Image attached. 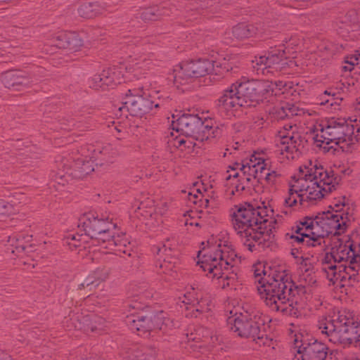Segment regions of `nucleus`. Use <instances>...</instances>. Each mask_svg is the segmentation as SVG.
Returning a JSON list of instances; mask_svg holds the SVG:
<instances>
[{
	"mask_svg": "<svg viewBox=\"0 0 360 360\" xmlns=\"http://www.w3.org/2000/svg\"><path fill=\"white\" fill-rule=\"evenodd\" d=\"M255 282L261 298L272 311L298 316V297L304 294L302 285H296L285 271H274L269 275L261 264L253 267Z\"/></svg>",
	"mask_w": 360,
	"mask_h": 360,
	"instance_id": "1",
	"label": "nucleus"
},
{
	"mask_svg": "<svg viewBox=\"0 0 360 360\" xmlns=\"http://www.w3.org/2000/svg\"><path fill=\"white\" fill-rule=\"evenodd\" d=\"M266 208L248 204L246 206L236 207L230 211L231 224L241 243L250 252L266 250L274 243V235L271 224L269 221Z\"/></svg>",
	"mask_w": 360,
	"mask_h": 360,
	"instance_id": "2",
	"label": "nucleus"
},
{
	"mask_svg": "<svg viewBox=\"0 0 360 360\" xmlns=\"http://www.w3.org/2000/svg\"><path fill=\"white\" fill-rule=\"evenodd\" d=\"M291 84L283 81L269 80L236 82L217 100L219 110H236L240 108L255 107L260 103H274L276 97L284 94Z\"/></svg>",
	"mask_w": 360,
	"mask_h": 360,
	"instance_id": "3",
	"label": "nucleus"
},
{
	"mask_svg": "<svg viewBox=\"0 0 360 360\" xmlns=\"http://www.w3.org/2000/svg\"><path fill=\"white\" fill-rule=\"evenodd\" d=\"M338 184L333 172L327 171L321 165L311 162L310 166H301L295 182L290 185L288 195L285 198V207H292L299 200L303 205L304 202L314 204L322 199Z\"/></svg>",
	"mask_w": 360,
	"mask_h": 360,
	"instance_id": "4",
	"label": "nucleus"
},
{
	"mask_svg": "<svg viewBox=\"0 0 360 360\" xmlns=\"http://www.w3.org/2000/svg\"><path fill=\"white\" fill-rule=\"evenodd\" d=\"M318 327L331 343L360 349V322L349 313L338 311L331 317H321Z\"/></svg>",
	"mask_w": 360,
	"mask_h": 360,
	"instance_id": "5",
	"label": "nucleus"
},
{
	"mask_svg": "<svg viewBox=\"0 0 360 360\" xmlns=\"http://www.w3.org/2000/svg\"><path fill=\"white\" fill-rule=\"evenodd\" d=\"M208 248L204 249L205 253L198 262L200 267L204 271H208L207 276L211 278H217L222 288L233 285L236 275H228L225 273L229 267H233V262L236 255L233 252L229 251L227 245L223 244L221 240L217 244L214 238L208 240Z\"/></svg>",
	"mask_w": 360,
	"mask_h": 360,
	"instance_id": "6",
	"label": "nucleus"
},
{
	"mask_svg": "<svg viewBox=\"0 0 360 360\" xmlns=\"http://www.w3.org/2000/svg\"><path fill=\"white\" fill-rule=\"evenodd\" d=\"M337 209L335 212L328 211L319 213L316 217H306L300 221V227L303 230L310 231L312 238H309L308 243H323L324 238L330 234H341L346 230L348 219V213L340 212V205L335 204Z\"/></svg>",
	"mask_w": 360,
	"mask_h": 360,
	"instance_id": "7",
	"label": "nucleus"
},
{
	"mask_svg": "<svg viewBox=\"0 0 360 360\" xmlns=\"http://www.w3.org/2000/svg\"><path fill=\"white\" fill-rule=\"evenodd\" d=\"M78 229L79 232L84 233H70L67 236L68 240L75 241L72 244L75 247L80 246V243H86L89 238L98 243H105L106 240L110 239V233L116 229V224L112 222L107 213L90 211L80 217Z\"/></svg>",
	"mask_w": 360,
	"mask_h": 360,
	"instance_id": "8",
	"label": "nucleus"
},
{
	"mask_svg": "<svg viewBox=\"0 0 360 360\" xmlns=\"http://www.w3.org/2000/svg\"><path fill=\"white\" fill-rule=\"evenodd\" d=\"M265 316L257 308L246 304L234 319H229L230 330L238 336L252 338L259 345H264Z\"/></svg>",
	"mask_w": 360,
	"mask_h": 360,
	"instance_id": "9",
	"label": "nucleus"
},
{
	"mask_svg": "<svg viewBox=\"0 0 360 360\" xmlns=\"http://www.w3.org/2000/svg\"><path fill=\"white\" fill-rule=\"evenodd\" d=\"M226 65V62L221 63L207 58L184 62L174 68L172 72L169 75V79H172L174 84L179 87V85L192 82L194 78L203 77L211 73L222 75L224 72H227L229 71V68Z\"/></svg>",
	"mask_w": 360,
	"mask_h": 360,
	"instance_id": "10",
	"label": "nucleus"
},
{
	"mask_svg": "<svg viewBox=\"0 0 360 360\" xmlns=\"http://www.w3.org/2000/svg\"><path fill=\"white\" fill-rule=\"evenodd\" d=\"M210 122L209 120L202 121L198 115L184 113L172 121V127L173 130L182 135L203 142L218 136L221 133L220 129L217 127L214 129Z\"/></svg>",
	"mask_w": 360,
	"mask_h": 360,
	"instance_id": "11",
	"label": "nucleus"
},
{
	"mask_svg": "<svg viewBox=\"0 0 360 360\" xmlns=\"http://www.w3.org/2000/svg\"><path fill=\"white\" fill-rule=\"evenodd\" d=\"M149 90L144 86L129 89L124 101L118 107L120 115L142 117L153 109V101L148 97Z\"/></svg>",
	"mask_w": 360,
	"mask_h": 360,
	"instance_id": "12",
	"label": "nucleus"
},
{
	"mask_svg": "<svg viewBox=\"0 0 360 360\" xmlns=\"http://www.w3.org/2000/svg\"><path fill=\"white\" fill-rule=\"evenodd\" d=\"M295 63L286 56L283 49H273L267 55L255 57L252 60V67L258 75H268L275 71H282Z\"/></svg>",
	"mask_w": 360,
	"mask_h": 360,
	"instance_id": "13",
	"label": "nucleus"
},
{
	"mask_svg": "<svg viewBox=\"0 0 360 360\" xmlns=\"http://www.w3.org/2000/svg\"><path fill=\"white\" fill-rule=\"evenodd\" d=\"M297 127L292 122L285 123L279 131L281 139V154L288 160L297 158L302 153L305 140L297 132Z\"/></svg>",
	"mask_w": 360,
	"mask_h": 360,
	"instance_id": "14",
	"label": "nucleus"
},
{
	"mask_svg": "<svg viewBox=\"0 0 360 360\" xmlns=\"http://www.w3.org/2000/svg\"><path fill=\"white\" fill-rule=\"evenodd\" d=\"M356 262H360V255L355 251L354 245L340 244L332 248L331 251L326 254L322 261V270L329 277L330 272L337 271L338 265Z\"/></svg>",
	"mask_w": 360,
	"mask_h": 360,
	"instance_id": "15",
	"label": "nucleus"
},
{
	"mask_svg": "<svg viewBox=\"0 0 360 360\" xmlns=\"http://www.w3.org/2000/svg\"><path fill=\"white\" fill-rule=\"evenodd\" d=\"M292 352L297 360H326L328 347L313 338L295 335Z\"/></svg>",
	"mask_w": 360,
	"mask_h": 360,
	"instance_id": "16",
	"label": "nucleus"
},
{
	"mask_svg": "<svg viewBox=\"0 0 360 360\" xmlns=\"http://www.w3.org/2000/svg\"><path fill=\"white\" fill-rule=\"evenodd\" d=\"M122 74L120 68L112 67L104 69L101 74L94 75L88 80L89 86L95 90H105L113 88L122 82Z\"/></svg>",
	"mask_w": 360,
	"mask_h": 360,
	"instance_id": "17",
	"label": "nucleus"
},
{
	"mask_svg": "<svg viewBox=\"0 0 360 360\" xmlns=\"http://www.w3.org/2000/svg\"><path fill=\"white\" fill-rule=\"evenodd\" d=\"M153 252L158 257V261L156 266L159 265L160 268L162 269L163 273H167V271L171 270L174 266L175 262L172 261V259H176L174 257L177 251L169 240L163 243L153 246Z\"/></svg>",
	"mask_w": 360,
	"mask_h": 360,
	"instance_id": "18",
	"label": "nucleus"
},
{
	"mask_svg": "<svg viewBox=\"0 0 360 360\" xmlns=\"http://www.w3.org/2000/svg\"><path fill=\"white\" fill-rule=\"evenodd\" d=\"M269 30L264 23H258L256 25L252 24L240 23L233 27L232 33L237 39H244L252 37H264L268 34Z\"/></svg>",
	"mask_w": 360,
	"mask_h": 360,
	"instance_id": "19",
	"label": "nucleus"
},
{
	"mask_svg": "<svg viewBox=\"0 0 360 360\" xmlns=\"http://www.w3.org/2000/svg\"><path fill=\"white\" fill-rule=\"evenodd\" d=\"M360 262L349 264L347 265H338L337 271L330 272V276L328 278L335 283L340 280V281H349L350 284L358 282L359 271L360 269Z\"/></svg>",
	"mask_w": 360,
	"mask_h": 360,
	"instance_id": "20",
	"label": "nucleus"
},
{
	"mask_svg": "<svg viewBox=\"0 0 360 360\" xmlns=\"http://www.w3.org/2000/svg\"><path fill=\"white\" fill-rule=\"evenodd\" d=\"M124 322L131 330L139 332L140 335L154 330L152 316L132 313L127 315Z\"/></svg>",
	"mask_w": 360,
	"mask_h": 360,
	"instance_id": "21",
	"label": "nucleus"
},
{
	"mask_svg": "<svg viewBox=\"0 0 360 360\" xmlns=\"http://www.w3.org/2000/svg\"><path fill=\"white\" fill-rule=\"evenodd\" d=\"M182 302L185 304L192 305L195 311L198 312L209 310L210 303L211 302L208 295L198 288H192L190 291H188L184 295V299Z\"/></svg>",
	"mask_w": 360,
	"mask_h": 360,
	"instance_id": "22",
	"label": "nucleus"
},
{
	"mask_svg": "<svg viewBox=\"0 0 360 360\" xmlns=\"http://www.w3.org/2000/svg\"><path fill=\"white\" fill-rule=\"evenodd\" d=\"M1 82L7 89L20 91L28 86L32 81L20 70H9L1 76Z\"/></svg>",
	"mask_w": 360,
	"mask_h": 360,
	"instance_id": "23",
	"label": "nucleus"
},
{
	"mask_svg": "<svg viewBox=\"0 0 360 360\" xmlns=\"http://www.w3.org/2000/svg\"><path fill=\"white\" fill-rule=\"evenodd\" d=\"M174 6H171L168 2H165L160 6H153L149 8L140 10L138 15L143 21L156 20L161 16L169 15L173 13Z\"/></svg>",
	"mask_w": 360,
	"mask_h": 360,
	"instance_id": "24",
	"label": "nucleus"
},
{
	"mask_svg": "<svg viewBox=\"0 0 360 360\" xmlns=\"http://www.w3.org/2000/svg\"><path fill=\"white\" fill-rule=\"evenodd\" d=\"M256 170L250 169V167H241V176L237 180L234 189L232 191V193H240L246 188H250L252 186H255V183H258L257 181V173Z\"/></svg>",
	"mask_w": 360,
	"mask_h": 360,
	"instance_id": "25",
	"label": "nucleus"
},
{
	"mask_svg": "<svg viewBox=\"0 0 360 360\" xmlns=\"http://www.w3.org/2000/svg\"><path fill=\"white\" fill-rule=\"evenodd\" d=\"M108 274L109 271L107 268H98L79 285V289L87 288L89 292L92 291L98 286L101 281L108 278Z\"/></svg>",
	"mask_w": 360,
	"mask_h": 360,
	"instance_id": "26",
	"label": "nucleus"
},
{
	"mask_svg": "<svg viewBox=\"0 0 360 360\" xmlns=\"http://www.w3.org/2000/svg\"><path fill=\"white\" fill-rule=\"evenodd\" d=\"M84 158H77L74 160L71 165H68L69 160L68 159H63L61 162V165L63 166L64 170L65 171L64 174H59L60 180L58 184H64V182L67 181L66 178L68 176H72L74 178H76V173H79V170H81L83 161Z\"/></svg>",
	"mask_w": 360,
	"mask_h": 360,
	"instance_id": "27",
	"label": "nucleus"
},
{
	"mask_svg": "<svg viewBox=\"0 0 360 360\" xmlns=\"http://www.w3.org/2000/svg\"><path fill=\"white\" fill-rule=\"evenodd\" d=\"M106 242L108 243L110 246H115L117 248V251L126 254L129 256L131 255V243L128 240V239L124 236H115V232L112 231L110 233V239L106 240Z\"/></svg>",
	"mask_w": 360,
	"mask_h": 360,
	"instance_id": "28",
	"label": "nucleus"
},
{
	"mask_svg": "<svg viewBox=\"0 0 360 360\" xmlns=\"http://www.w3.org/2000/svg\"><path fill=\"white\" fill-rule=\"evenodd\" d=\"M151 316L153 318V323L154 325V330H162L165 333L167 330L172 329L174 326L172 320L167 317V313L162 311Z\"/></svg>",
	"mask_w": 360,
	"mask_h": 360,
	"instance_id": "29",
	"label": "nucleus"
},
{
	"mask_svg": "<svg viewBox=\"0 0 360 360\" xmlns=\"http://www.w3.org/2000/svg\"><path fill=\"white\" fill-rule=\"evenodd\" d=\"M101 7L98 1L86 2L79 7L78 13L83 18H92L101 13Z\"/></svg>",
	"mask_w": 360,
	"mask_h": 360,
	"instance_id": "30",
	"label": "nucleus"
},
{
	"mask_svg": "<svg viewBox=\"0 0 360 360\" xmlns=\"http://www.w3.org/2000/svg\"><path fill=\"white\" fill-rule=\"evenodd\" d=\"M297 110L293 105L284 103L274 107L271 113L277 120H283L285 117H292L297 115Z\"/></svg>",
	"mask_w": 360,
	"mask_h": 360,
	"instance_id": "31",
	"label": "nucleus"
},
{
	"mask_svg": "<svg viewBox=\"0 0 360 360\" xmlns=\"http://www.w3.org/2000/svg\"><path fill=\"white\" fill-rule=\"evenodd\" d=\"M336 92L335 89L331 88L324 91L323 95L321 97V104L324 105H329L333 110L338 109V107L340 105L342 101V98L339 97H335Z\"/></svg>",
	"mask_w": 360,
	"mask_h": 360,
	"instance_id": "32",
	"label": "nucleus"
},
{
	"mask_svg": "<svg viewBox=\"0 0 360 360\" xmlns=\"http://www.w3.org/2000/svg\"><path fill=\"white\" fill-rule=\"evenodd\" d=\"M266 165H269V161L267 160L257 157L256 154H252L249 160H243V165L242 166L254 169V170H256L255 172L258 174L262 169H264V167Z\"/></svg>",
	"mask_w": 360,
	"mask_h": 360,
	"instance_id": "33",
	"label": "nucleus"
},
{
	"mask_svg": "<svg viewBox=\"0 0 360 360\" xmlns=\"http://www.w3.org/2000/svg\"><path fill=\"white\" fill-rule=\"evenodd\" d=\"M292 230L295 231V233L298 234L299 236H295L291 235L290 238L293 239L295 242H297V243H304L307 246H311V247H316L319 246L322 243H313L311 244V243H308L307 240L309 238H312V236L309 233H302V231H303V227H300L299 226H295L292 228Z\"/></svg>",
	"mask_w": 360,
	"mask_h": 360,
	"instance_id": "34",
	"label": "nucleus"
},
{
	"mask_svg": "<svg viewBox=\"0 0 360 360\" xmlns=\"http://www.w3.org/2000/svg\"><path fill=\"white\" fill-rule=\"evenodd\" d=\"M264 169H262L257 174V181L265 180L269 184H274L280 174L274 169L268 167V165L264 167Z\"/></svg>",
	"mask_w": 360,
	"mask_h": 360,
	"instance_id": "35",
	"label": "nucleus"
},
{
	"mask_svg": "<svg viewBox=\"0 0 360 360\" xmlns=\"http://www.w3.org/2000/svg\"><path fill=\"white\" fill-rule=\"evenodd\" d=\"M155 351L147 349L145 351L134 349L133 352L127 356L131 360H155Z\"/></svg>",
	"mask_w": 360,
	"mask_h": 360,
	"instance_id": "36",
	"label": "nucleus"
},
{
	"mask_svg": "<svg viewBox=\"0 0 360 360\" xmlns=\"http://www.w3.org/2000/svg\"><path fill=\"white\" fill-rule=\"evenodd\" d=\"M196 192L197 193H188V200L193 204L198 205L199 207H207L210 200L202 195L200 188H196Z\"/></svg>",
	"mask_w": 360,
	"mask_h": 360,
	"instance_id": "37",
	"label": "nucleus"
},
{
	"mask_svg": "<svg viewBox=\"0 0 360 360\" xmlns=\"http://www.w3.org/2000/svg\"><path fill=\"white\" fill-rule=\"evenodd\" d=\"M69 32H59L52 39V44L58 49H67L68 47Z\"/></svg>",
	"mask_w": 360,
	"mask_h": 360,
	"instance_id": "38",
	"label": "nucleus"
},
{
	"mask_svg": "<svg viewBox=\"0 0 360 360\" xmlns=\"http://www.w3.org/2000/svg\"><path fill=\"white\" fill-rule=\"evenodd\" d=\"M148 97L150 99V101H153V107L160 108L164 107L169 102V97L159 95L158 91H148Z\"/></svg>",
	"mask_w": 360,
	"mask_h": 360,
	"instance_id": "39",
	"label": "nucleus"
},
{
	"mask_svg": "<svg viewBox=\"0 0 360 360\" xmlns=\"http://www.w3.org/2000/svg\"><path fill=\"white\" fill-rule=\"evenodd\" d=\"M68 49L70 51H77L79 50V47H81L83 44L81 38L77 33L75 32H69L68 34Z\"/></svg>",
	"mask_w": 360,
	"mask_h": 360,
	"instance_id": "40",
	"label": "nucleus"
},
{
	"mask_svg": "<svg viewBox=\"0 0 360 360\" xmlns=\"http://www.w3.org/2000/svg\"><path fill=\"white\" fill-rule=\"evenodd\" d=\"M94 170V167L93 165V160L91 159L88 160L86 158H84L82 169L79 170L80 174L76 173V179H82Z\"/></svg>",
	"mask_w": 360,
	"mask_h": 360,
	"instance_id": "41",
	"label": "nucleus"
},
{
	"mask_svg": "<svg viewBox=\"0 0 360 360\" xmlns=\"http://www.w3.org/2000/svg\"><path fill=\"white\" fill-rule=\"evenodd\" d=\"M15 212L14 207L12 204L0 199V220H3L4 217Z\"/></svg>",
	"mask_w": 360,
	"mask_h": 360,
	"instance_id": "42",
	"label": "nucleus"
},
{
	"mask_svg": "<svg viewBox=\"0 0 360 360\" xmlns=\"http://www.w3.org/2000/svg\"><path fill=\"white\" fill-rule=\"evenodd\" d=\"M109 150L110 146H105L102 148L98 147L94 149V158H96L95 160L100 158L101 160L112 162V161L110 160Z\"/></svg>",
	"mask_w": 360,
	"mask_h": 360,
	"instance_id": "43",
	"label": "nucleus"
},
{
	"mask_svg": "<svg viewBox=\"0 0 360 360\" xmlns=\"http://www.w3.org/2000/svg\"><path fill=\"white\" fill-rule=\"evenodd\" d=\"M196 336L193 338V340L198 341L202 338H205V341L209 340L212 333V330L206 327L200 326L196 330Z\"/></svg>",
	"mask_w": 360,
	"mask_h": 360,
	"instance_id": "44",
	"label": "nucleus"
},
{
	"mask_svg": "<svg viewBox=\"0 0 360 360\" xmlns=\"http://www.w3.org/2000/svg\"><path fill=\"white\" fill-rule=\"evenodd\" d=\"M319 49L321 53V56L325 59L329 58L334 54L333 46L331 44H322Z\"/></svg>",
	"mask_w": 360,
	"mask_h": 360,
	"instance_id": "45",
	"label": "nucleus"
},
{
	"mask_svg": "<svg viewBox=\"0 0 360 360\" xmlns=\"http://www.w3.org/2000/svg\"><path fill=\"white\" fill-rule=\"evenodd\" d=\"M120 0H99L98 3L101 4V13L103 11H110L112 6H115L119 4Z\"/></svg>",
	"mask_w": 360,
	"mask_h": 360,
	"instance_id": "46",
	"label": "nucleus"
},
{
	"mask_svg": "<svg viewBox=\"0 0 360 360\" xmlns=\"http://www.w3.org/2000/svg\"><path fill=\"white\" fill-rule=\"evenodd\" d=\"M8 241L11 244V245H15L16 249H25L24 245L21 244V239L16 236H9Z\"/></svg>",
	"mask_w": 360,
	"mask_h": 360,
	"instance_id": "47",
	"label": "nucleus"
},
{
	"mask_svg": "<svg viewBox=\"0 0 360 360\" xmlns=\"http://www.w3.org/2000/svg\"><path fill=\"white\" fill-rule=\"evenodd\" d=\"M352 65H356L360 68V49L356 51V53L347 61Z\"/></svg>",
	"mask_w": 360,
	"mask_h": 360,
	"instance_id": "48",
	"label": "nucleus"
},
{
	"mask_svg": "<svg viewBox=\"0 0 360 360\" xmlns=\"http://www.w3.org/2000/svg\"><path fill=\"white\" fill-rule=\"evenodd\" d=\"M221 341V338L219 335H216V333L213 334V332L212 331V333L209 338V340H207L208 343L211 344L212 347H216L219 342Z\"/></svg>",
	"mask_w": 360,
	"mask_h": 360,
	"instance_id": "49",
	"label": "nucleus"
},
{
	"mask_svg": "<svg viewBox=\"0 0 360 360\" xmlns=\"http://www.w3.org/2000/svg\"><path fill=\"white\" fill-rule=\"evenodd\" d=\"M139 41V40L137 38H127L120 41V44L124 46L126 45L128 47H132L134 45H136Z\"/></svg>",
	"mask_w": 360,
	"mask_h": 360,
	"instance_id": "50",
	"label": "nucleus"
},
{
	"mask_svg": "<svg viewBox=\"0 0 360 360\" xmlns=\"http://www.w3.org/2000/svg\"><path fill=\"white\" fill-rule=\"evenodd\" d=\"M67 123L64 121L62 124L64 125V127H62L64 129L70 130L71 129L72 127H74L75 125V120L73 118H71L70 120H66Z\"/></svg>",
	"mask_w": 360,
	"mask_h": 360,
	"instance_id": "51",
	"label": "nucleus"
},
{
	"mask_svg": "<svg viewBox=\"0 0 360 360\" xmlns=\"http://www.w3.org/2000/svg\"><path fill=\"white\" fill-rule=\"evenodd\" d=\"M304 276V279L306 281V283L309 285H313L316 283V281L314 276H312L310 274H307V275H303Z\"/></svg>",
	"mask_w": 360,
	"mask_h": 360,
	"instance_id": "52",
	"label": "nucleus"
},
{
	"mask_svg": "<svg viewBox=\"0 0 360 360\" xmlns=\"http://www.w3.org/2000/svg\"><path fill=\"white\" fill-rule=\"evenodd\" d=\"M243 165V160L241 162H235L232 165L229 166L231 171L239 170L241 172V167Z\"/></svg>",
	"mask_w": 360,
	"mask_h": 360,
	"instance_id": "53",
	"label": "nucleus"
},
{
	"mask_svg": "<svg viewBox=\"0 0 360 360\" xmlns=\"http://www.w3.org/2000/svg\"><path fill=\"white\" fill-rule=\"evenodd\" d=\"M241 176V172L240 171H232V174H230L227 177H226V179H231V177L233 179H237V180Z\"/></svg>",
	"mask_w": 360,
	"mask_h": 360,
	"instance_id": "54",
	"label": "nucleus"
},
{
	"mask_svg": "<svg viewBox=\"0 0 360 360\" xmlns=\"http://www.w3.org/2000/svg\"><path fill=\"white\" fill-rule=\"evenodd\" d=\"M195 4H196L195 0H193V1H192V2L189 3V4L186 6V11L198 9V6H195Z\"/></svg>",
	"mask_w": 360,
	"mask_h": 360,
	"instance_id": "55",
	"label": "nucleus"
},
{
	"mask_svg": "<svg viewBox=\"0 0 360 360\" xmlns=\"http://www.w3.org/2000/svg\"><path fill=\"white\" fill-rule=\"evenodd\" d=\"M175 141H176L175 142V145L177 147H180V146H181L183 145H185L186 143V141L184 139H183V138H177L176 137V139Z\"/></svg>",
	"mask_w": 360,
	"mask_h": 360,
	"instance_id": "56",
	"label": "nucleus"
},
{
	"mask_svg": "<svg viewBox=\"0 0 360 360\" xmlns=\"http://www.w3.org/2000/svg\"><path fill=\"white\" fill-rule=\"evenodd\" d=\"M295 44V40L290 39L288 41H285V44H283L282 46H285V49H288L290 46Z\"/></svg>",
	"mask_w": 360,
	"mask_h": 360,
	"instance_id": "57",
	"label": "nucleus"
},
{
	"mask_svg": "<svg viewBox=\"0 0 360 360\" xmlns=\"http://www.w3.org/2000/svg\"><path fill=\"white\" fill-rule=\"evenodd\" d=\"M0 360H12L11 356L6 353L0 354Z\"/></svg>",
	"mask_w": 360,
	"mask_h": 360,
	"instance_id": "58",
	"label": "nucleus"
},
{
	"mask_svg": "<svg viewBox=\"0 0 360 360\" xmlns=\"http://www.w3.org/2000/svg\"><path fill=\"white\" fill-rule=\"evenodd\" d=\"M344 88H345V84L343 83H338L335 86V90L343 91Z\"/></svg>",
	"mask_w": 360,
	"mask_h": 360,
	"instance_id": "59",
	"label": "nucleus"
},
{
	"mask_svg": "<svg viewBox=\"0 0 360 360\" xmlns=\"http://www.w3.org/2000/svg\"><path fill=\"white\" fill-rule=\"evenodd\" d=\"M263 124H264L263 118H258V127H262Z\"/></svg>",
	"mask_w": 360,
	"mask_h": 360,
	"instance_id": "60",
	"label": "nucleus"
},
{
	"mask_svg": "<svg viewBox=\"0 0 360 360\" xmlns=\"http://www.w3.org/2000/svg\"><path fill=\"white\" fill-rule=\"evenodd\" d=\"M141 63L139 61L137 63H136V65L137 66L138 68H141V66L140 65Z\"/></svg>",
	"mask_w": 360,
	"mask_h": 360,
	"instance_id": "61",
	"label": "nucleus"
},
{
	"mask_svg": "<svg viewBox=\"0 0 360 360\" xmlns=\"http://www.w3.org/2000/svg\"><path fill=\"white\" fill-rule=\"evenodd\" d=\"M143 207H144V204L143 202H141L140 206L138 207V209L140 210V209H141Z\"/></svg>",
	"mask_w": 360,
	"mask_h": 360,
	"instance_id": "62",
	"label": "nucleus"
},
{
	"mask_svg": "<svg viewBox=\"0 0 360 360\" xmlns=\"http://www.w3.org/2000/svg\"><path fill=\"white\" fill-rule=\"evenodd\" d=\"M128 306L129 307H131L133 309L138 308V307H136V303L134 305H133V306H131V304H128Z\"/></svg>",
	"mask_w": 360,
	"mask_h": 360,
	"instance_id": "63",
	"label": "nucleus"
},
{
	"mask_svg": "<svg viewBox=\"0 0 360 360\" xmlns=\"http://www.w3.org/2000/svg\"><path fill=\"white\" fill-rule=\"evenodd\" d=\"M302 233H310V231H306V229H304L303 231H302Z\"/></svg>",
	"mask_w": 360,
	"mask_h": 360,
	"instance_id": "64",
	"label": "nucleus"
}]
</instances>
